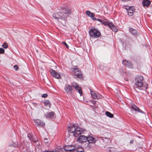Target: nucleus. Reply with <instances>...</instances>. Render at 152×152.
<instances>
[{"mask_svg":"<svg viewBox=\"0 0 152 152\" xmlns=\"http://www.w3.org/2000/svg\"><path fill=\"white\" fill-rule=\"evenodd\" d=\"M143 78L142 76H137L135 79L134 86L136 88H142V90H145L148 88V85L147 84L146 85L143 84Z\"/></svg>","mask_w":152,"mask_h":152,"instance_id":"f257e3e1","label":"nucleus"},{"mask_svg":"<svg viewBox=\"0 0 152 152\" xmlns=\"http://www.w3.org/2000/svg\"><path fill=\"white\" fill-rule=\"evenodd\" d=\"M76 124H74L68 127V131L72 133L73 135L75 137H78L83 132L81 129Z\"/></svg>","mask_w":152,"mask_h":152,"instance_id":"f03ea898","label":"nucleus"},{"mask_svg":"<svg viewBox=\"0 0 152 152\" xmlns=\"http://www.w3.org/2000/svg\"><path fill=\"white\" fill-rule=\"evenodd\" d=\"M89 34L91 37L93 38H98L101 35V33L97 29L92 28L89 31Z\"/></svg>","mask_w":152,"mask_h":152,"instance_id":"7ed1b4c3","label":"nucleus"},{"mask_svg":"<svg viewBox=\"0 0 152 152\" xmlns=\"http://www.w3.org/2000/svg\"><path fill=\"white\" fill-rule=\"evenodd\" d=\"M63 11V12H61V19L65 20L69 16V14H71L72 12L71 10L67 7L65 8Z\"/></svg>","mask_w":152,"mask_h":152,"instance_id":"20e7f679","label":"nucleus"},{"mask_svg":"<svg viewBox=\"0 0 152 152\" xmlns=\"http://www.w3.org/2000/svg\"><path fill=\"white\" fill-rule=\"evenodd\" d=\"M71 70L75 78H81L82 77V74L80 69L77 68H72Z\"/></svg>","mask_w":152,"mask_h":152,"instance_id":"39448f33","label":"nucleus"},{"mask_svg":"<svg viewBox=\"0 0 152 152\" xmlns=\"http://www.w3.org/2000/svg\"><path fill=\"white\" fill-rule=\"evenodd\" d=\"M64 90L67 94L71 96H72L73 92V88L72 86L67 84H66Z\"/></svg>","mask_w":152,"mask_h":152,"instance_id":"423d86ee","label":"nucleus"},{"mask_svg":"<svg viewBox=\"0 0 152 152\" xmlns=\"http://www.w3.org/2000/svg\"><path fill=\"white\" fill-rule=\"evenodd\" d=\"M124 9L126 10L129 16H132L133 15L135 10L134 7L126 6L124 7Z\"/></svg>","mask_w":152,"mask_h":152,"instance_id":"0eeeda50","label":"nucleus"},{"mask_svg":"<svg viewBox=\"0 0 152 152\" xmlns=\"http://www.w3.org/2000/svg\"><path fill=\"white\" fill-rule=\"evenodd\" d=\"M64 149L69 152H73L77 150V147L74 145H68L65 147Z\"/></svg>","mask_w":152,"mask_h":152,"instance_id":"6e6552de","label":"nucleus"},{"mask_svg":"<svg viewBox=\"0 0 152 152\" xmlns=\"http://www.w3.org/2000/svg\"><path fill=\"white\" fill-rule=\"evenodd\" d=\"M87 137L81 135L77 138V141L80 143L86 142L87 141Z\"/></svg>","mask_w":152,"mask_h":152,"instance_id":"1a4fd4ad","label":"nucleus"},{"mask_svg":"<svg viewBox=\"0 0 152 152\" xmlns=\"http://www.w3.org/2000/svg\"><path fill=\"white\" fill-rule=\"evenodd\" d=\"M90 91L91 96L94 99H98L102 98V96L100 94H97L94 91L91 90Z\"/></svg>","mask_w":152,"mask_h":152,"instance_id":"9d476101","label":"nucleus"},{"mask_svg":"<svg viewBox=\"0 0 152 152\" xmlns=\"http://www.w3.org/2000/svg\"><path fill=\"white\" fill-rule=\"evenodd\" d=\"M50 73L54 77L57 79L61 78V77L59 74L55 71L52 69L51 71H50Z\"/></svg>","mask_w":152,"mask_h":152,"instance_id":"9b49d317","label":"nucleus"},{"mask_svg":"<svg viewBox=\"0 0 152 152\" xmlns=\"http://www.w3.org/2000/svg\"><path fill=\"white\" fill-rule=\"evenodd\" d=\"M122 63L126 67H127L128 68H132L133 67L132 64L129 61L124 60Z\"/></svg>","mask_w":152,"mask_h":152,"instance_id":"f8f14e48","label":"nucleus"},{"mask_svg":"<svg viewBox=\"0 0 152 152\" xmlns=\"http://www.w3.org/2000/svg\"><path fill=\"white\" fill-rule=\"evenodd\" d=\"M34 122L36 125L39 127H42L45 124L43 121H42L41 120L39 119L34 120Z\"/></svg>","mask_w":152,"mask_h":152,"instance_id":"ddd939ff","label":"nucleus"},{"mask_svg":"<svg viewBox=\"0 0 152 152\" xmlns=\"http://www.w3.org/2000/svg\"><path fill=\"white\" fill-rule=\"evenodd\" d=\"M131 110L140 113H143V112L137 107L135 105L133 104L131 107Z\"/></svg>","mask_w":152,"mask_h":152,"instance_id":"4468645a","label":"nucleus"},{"mask_svg":"<svg viewBox=\"0 0 152 152\" xmlns=\"http://www.w3.org/2000/svg\"><path fill=\"white\" fill-rule=\"evenodd\" d=\"M87 141L89 143H95L96 141L95 139L93 137L89 136L87 137Z\"/></svg>","mask_w":152,"mask_h":152,"instance_id":"2eb2a0df","label":"nucleus"},{"mask_svg":"<svg viewBox=\"0 0 152 152\" xmlns=\"http://www.w3.org/2000/svg\"><path fill=\"white\" fill-rule=\"evenodd\" d=\"M129 31L131 34L134 36H137L138 34L137 31L133 28H129Z\"/></svg>","mask_w":152,"mask_h":152,"instance_id":"dca6fc26","label":"nucleus"},{"mask_svg":"<svg viewBox=\"0 0 152 152\" xmlns=\"http://www.w3.org/2000/svg\"><path fill=\"white\" fill-rule=\"evenodd\" d=\"M61 12H59L58 13H54L53 15V16L54 18L58 20L61 19Z\"/></svg>","mask_w":152,"mask_h":152,"instance_id":"f3484780","label":"nucleus"},{"mask_svg":"<svg viewBox=\"0 0 152 152\" xmlns=\"http://www.w3.org/2000/svg\"><path fill=\"white\" fill-rule=\"evenodd\" d=\"M142 4L143 7H148L151 4V1L149 0H143Z\"/></svg>","mask_w":152,"mask_h":152,"instance_id":"a211bd4d","label":"nucleus"},{"mask_svg":"<svg viewBox=\"0 0 152 152\" xmlns=\"http://www.w3.org/2000/svg\"><path fill=\"white\" fill-rule=\"evenodd\" d=\"M86 14L89 17L91 18L93 20L95 16V14L94 13L91 12L90 11L87 10L86 11Z\"/></svg>","mask_w":152,"mask_h":152,"instance_id":"6ab92c4d","label":"nucleus"},{"mask_svg":"<svg viewBox=\"0 0 152 152\" xmlns=\"http://www.w3.org/2000/svg\"><path fill=\"white\" fill-rule=\"evenodd\" d=\"M111 23L109 22L107 20L105 19L102 20V24L105 26H108L109 27L110 25H111Z\"/></svg>","mask_w":152,"mask_h":152,"instance_id":"aec40b11","label":"nucleus"},{"mask_svg":"<svg viewBox=\"0 0 152 152\" xmlns=\"http://www.w3.org/2000/svg\"><path fill=\"white\" fill-rule=\"evenodd\" d=\"M54 113L53 112L47 113L45 116L47 118H52L54 117Z\"/></svg>","mask_w":152,"mask_h":152,"instance_id":"412c9836","label":"nucleus"},{"mask_svg":"<svg viewBox=\"0 0 152 152\" xmlns=\"http://www.w3.org/2000/svg\"><path fill=\"white\" fill-rule=\"evenodd\" d=\"M75 88L76 91L78 92L81 96L82 95L83 92L81 87H80L79 86H78Z\"/></svg>","mask_w":152,"mask_h":152,"instance_id":"4be33fe9","label":"nucleus"},{"mask_svg":"<svg viewBox=\"0 0 152 152\" xmlns=\"http://www.w3.org/2000/svg\"><path fill=\"white\" fill-rule=\"evenodd\" d=\"M111 25L109 26L110 28L114 32H117L118 31V29L112 23H111Z\"/></svg>","mask_w":152,"mask_h":152,"instance_id":"5701e85b","label":"nucleus"},{"mask_svg":"<svg viewBox=\"0 0 152 152\" xmlns=\"http://www.w3.org/2000/svg\"><path fill=\"white\" fill-rule=\"evenodd\" d=\"M45 105L47 106H49V107H50L51 103L49 100H46L44 102Z\"/></svg>","mask_w":152,"mask_h":152,"instance_id":"b1692460","label":"nucleus"},{"mask_svg":"<svg viewBox=\"0 0 152 152\" xmlns=\"http://www.w3.org/2000/svg\"><path fill=\"white\" fill-rule=\"evenodd\" d=\"M105 113L106 115L110 118H112L113 117V114L107 111Z\"/></svg>","mask_w":152,"mask_h":152,"instance_id":"393cba45","label":"nucleus"},{"mask_svg":"<svg viewBox=\"0 0 152 152\" xmlns=\"http://www.w3.org/2000/svg\"><path fill=\"white\" fill-rule=\"evenodd\" d=\"M107 152H115V149L111 147H108L106 149Z\"/></svg>","mask_w":152,"mask_h":152,"instance_id":"a878e982","label":"nucleus"},{"mask_svg":"<svg viewBox=\"0 0 152 152\" xmlns=\"http://www.w3.org/2000/svg\"><path fill=\"white\" fill-rule=\"evenodd\" d=\"M77 152H84V149L82 147H77V150H76Z\"/></svg>","mask_w":152,"mask_h":152,"instance_id":"bb28decb","label":"nucleus"},{"mask_svg":"<svg viewBox=\"0 0 152 152\" xmlns=\"http://www.w3.org/2000/svg\"><path fill=\"white\" fill-rule=\"evenodd\" d=\"M2 47L5 49H7L8 48V45L6 42H4L3 45H2Z\"/></svg>","mask_w":152,"mask_h":152,"instance_id":"cd10ccee","label":"nucleus"},{"mask_svg":"<svg viewBox=\"0 0 152 152\" xmlns=\"http://www.w3.org/2000/svg\"><path fill=\"white\" fill-rule=\"evenodd\" d=\"M72 87H73L74 88L78 86L77 84L75 82H73L72 83Z\"/></svg>","mask_w":152,"mask_h":152,"instance_id":"c85d7f7f","label":"nucleus"},{"mask_svg":"<svg viewBox=\"0 0 152 152\" xmlns=\"http://www.w3.org/2000/svg\"><path fill=\"white\" fill-rule=\"evenodd\" d=\"M28 138H29L30 140L32 141V138H33L32 134L31 133H29L28 135Z\"/></svg>","mask_w":152,"mask_h":152,"instance_id":"c756f323","label":"nucleus"},{"mask_svg":"<svg viewBox=\"0 0 152 152\" xmlns=\"http://www.w3.org/2000/svg\"><path fill=\"white\" fill-rule=\"evenodd\" d=\"M4 50L2 48H0V54H3L4 53Z\"/></svg>","mask_w":152,"mask_h":152,"instance_id":"7c9ffc66","label":"nucleus"},{"mask_svg":"<svg viewBox=\"0 0 152 152\" xmlns=\"http://www.w3.org/2000/svg\"><path fill=\"white\" fill-rule=\"evenodd\" d=\"M96 20L100 22L101 23H102V20H101L100 19L96 18H94L93 20L95 21V20Z\"/></svg>","mask_w":152,"mask_h":152,"instance_id":"2f4dec72","label":"nucleus"},{"mask_svg":"<svg viewBox=\"0 0 152 152\" xmlns=\"http://www.w3.org/2000/svg\"><path fill=\"white\" fill-rule=\"evenodd\" d=\"M62 43L64 44L65 46H66V48H67V49H69V46L66 43V42H62Z\"/></svg>","mask_w":152,"mask_h":152,"instance_id":"473e14b6","label":"nucleus"},{"mask_svg":"<svg viewBox=\"0 0 152 152\" xmlns=\"http://www.w3.org/2000/svg\"><path fill=\"white\" fill-rule=\"evenodd\" d=\"M18 68L19 67L17 65H15L14 66V69L16 71L18 69Z\"/></svg>","mask_w":152,"mask_h":152,"instance_id":"72a5a7b5","label":"nucleus"},{"mask_svg":"<svg viewBox=\"0 0 152 152\" xmlns=\"http://www.w3.org/2000/svg\"><path fill=\"white\" fill-rule=\"evenodd\" d=\"M48 96V94H44L42 95V97L44 98H46Z\"/></svg>","mask_w":152,"mask_h":152,"instance_id":"f704fd0d","label":"nucleus"},{"mask_svg":"<svg viewBox=\"0 0 152 152\" xmlns=\"http://www.w3.org/2000/svg\"><path fill=\"white\" fill-rule=\"evenodd\" d=\"M104 138L105 139H107V142H111V140L109 138L104 137Z\"/></svg>","mask_w":152,"mask_h":152,"instance_id":"c9c22d12","label":"nucleus"},{"mask_svg":"<svg viewBox=\"0 0 152 152\" xmlns=\"http://www.w3.org/2000/svg\"><path fill=\"white\" fill-rule=\"evenodd\" d=\"M32 141L34 142H36L37 141V140L36 139H34L33 138L32 139Z\"/></svg>","mask_w":152,"mask_h":152,"instance_id":"e433bc0d","label":"nucleus"},{"mask_svg":"<svg viewBox=\"0 0 152 152\" xmlns=\"http://www.w3.org/2000/svg\"><path fill=\"white\" fill-rule=\"evenodd\" d=\"M48 139L47 138H45L44 139V141L46 143L48 142Z\"/></svg>","mask_w":152,"mask_h":152,"instance_id":"4c0bfd02","label":"nucleus"},{"mask_svg":"<svg viewBox=\"0 0 152 152\" xmlns=\"http://www.w3.org/2000/svg\"><path fill=\"white\" fill-rule=\"evenodd\" d=\"M134 142V140H131L130 141V143L132 144Z\"/></svg>","mask_w":152,"mask_h":152,"instance_id":"58836bf2","label":"nucleus"},{"mask_svg":"<svg viewBox=\"0 0 152 152\" xmlns=\"http://www.w3.org/2000/svg\"><path fill=\"white\" fill-rule=\"evenodd\" d=\"M13 146H14L15 147H19V146H18V145H15Z\"/></svg>","mask_w":152,"mask_h":152,"instance_id":"ea45409f","label":"nucleus"}]
</instances>
